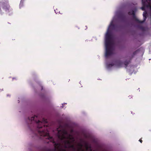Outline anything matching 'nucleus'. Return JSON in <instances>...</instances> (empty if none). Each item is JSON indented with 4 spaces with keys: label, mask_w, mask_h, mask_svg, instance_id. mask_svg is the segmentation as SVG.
Returning <instances> with one entry per match:
<instances>
[{
    "label": "nucleus",
    "mask_w": 151,
    "mask_h": 151,
    "mask_svg": "<svg viewBox=\"0 0 151 151\" xmlns=\"http://www.w3.org/2000/svg\"><path fill=\"white\" fill-rule=\"evenodd\" d=\"M1 6L7 12H9L11 10L8 0H2L0 1V12L1 11Z\"/></svg>",
    "instance_id": "f257e3e1"
},
{
    "label": "nucleus",
    "mask_w": 151,
    "mask_h": 151,
    "mask_svg": "<svg viewBox=\"0 0 151 151\" xmlns=\"http://www.w3.org/2000/svg\"><path fill=\"white\" fill-rule=\"evenodd\" d=\"M151 1V0H142V7L141 9L142 10H145L146 7L147 8L148 1Z\"/></svg>",
    "instance_id": "20e7f679"
},
{
    "label": "nucleus",
    "mask_w": 151,
    "mask_h": 151,
    "mask_svg": "<svg viewBox=\"0 0 151 151\" xmlns=\"http://www.w3.org/2000/svg\"><path fill=\"white\" fill-rule=\"evenodd\" d=\"M117 17L119 19L122 20H124L125 18V16L124 14L123 13L121 12H119L117 14Z\"/></svg>",
    "instance_id": "6e6552de"
},
{
    "label": "nucleus",
    "mask_w": 151,
    "mask_h": 151,
    "mask_svg": "<svg viewBox=\"0 0 151 151\" xmlns=\"http://www.w3.org/2000/svg\"><path fill=\"white\" fill-rule=\"evenodd\" d=\"M128 14L129 15H132L133 16V19L134 21H139V20L136 17L135 15V12L133 11L132 10V11H131L130 12H128Z\"/></svg>",
    "instance_id": "39448f33"
},
{
    "label": "nucleus",
    "mask_w": 151,
    "mask_h": 151,
    "mask_svg": "<svg viewBox=\"0 0 151 151\" xmlns=\"http://www.w3.org/2000/svg\"><path fill=\"white\" fill-rule=\"evenodd\" d=\"M118 28L117 25L114 24H113V22L112 21L109 25V28L108 29V30H109V29H111L112 30H115L116 29Z\"/></svg>",
    "instance_id": "423d86ee"
},
{
    "label": "nucleus",
    "mask_w": 151,
    "mask_h": 151,
    "mask_svg": "<svg viewBox=\"0 0 151 151\" xmlns=\"http://www.w3.org/2000/svg\"><path fill=\"white\" fill-rule=\"evenodd\" d=\"M78 145L79 147H78L77 151H80L81 150H82L83 145L81 144H78Z\"/></svg>",
    "instance_id": "9d476101"
},
{
    "label": "nucleus",
    "mask_w": 151,
    "mask_h": 151,
    "mask_svg": "<svg viewBox=\"0 0 151 151\" xmlns=\"http://www.w3.org/2000/svg\"><path fill=\"white\" fill-rule=\"evenodd\" d=\"M106 52L105 56L108 57L112 54L113 50L111 46V44H105Z\"/></svg>",
    "instance_id": "f03ea898"
},
{
    "label": "nucleus",
    "mask_w": 151,
    "mask_h": 151,
    "mask_svg": "<svg viewBox=\"0 0 151 151\" xmlns=\"http://www.w3.org/2000/svg\"><path fill=\"white\" fill-rule=\"evenodd\" d=\"M115 65L118 68H121L122 67L123 63L120 60L115 61Z\"/></svg>",
    "instance_id": "0eeeda50"
},
{
    "label": "nucleus",
    "mask_w": 151,
    "mask_h": 151,
    "mask_svg": "<svg viewBox=\"0 0 151 151\" xmlns=\"http://www.w3.org/2000/svg\"><path fill=\"white\" fill-rule=\"evenodd\" d=\"M114 64H115L112 63L109 64L107 65V67L108 68H111V67H112V66H113L114 65Z\"/></svg>",
    "instance_id": "ddd939ff"
},
{
    "label": "nucleus",
    "mask_w": 151,
    "mask_h": 151,
    "mask_svg": "<svg viewBox=\"0 0 151 151\" xmlns=\"http://www.w3.org/2000/svg\"><path fill=\"white\" fill-rule=\"evenodd\" d=\"M151 1H148V3L147 5V8H149L151 9Z\"/></svg>",
    "instance_id": "f8f14e48"
},
{
    "label": "nucleus",
    "mask_w": 151,
    "mask_h": 151,
    "mask_svg": "<svg viewBox=\"0 0 151 151\" xmlns=\"http://www.w3.org/2000/svg\"><path fill=\"white\" fill-rule=\"evenodd\" d=\"M143 15L144 17V20L142 21L139 20V21H137V22L140 23H142L145 22L147 18V13L146 12H144Z\"/></svg>",
    "instance_id": "1a4fd4ad"
},
{
    "label": "nucleus",
    "mask_w": 151,
    "mask_h": 151,
    "mask_svg": "<svg viewBox=\"0 0 151 151\" xmlns=\"http://www.w3.org/2000/svg\"><path fill=\"white\" fill-rule=\"evenodd\" d=\"M111 35L108 30L106 35L105 44H111Z\"/></svg>",
    "instance_id": "7ed1b4c3"
},
{
    "label": "nucleus",
    "mask_w": 151,
    "mask_h": 151,
    "mask_svg": "<svg viewBox=\"0 0 151 151\" xmlns=\"http://www.w3.org/2000/svg\"><path fill=\"white\" fill-rule=\"evenodd\" d=\"M136 52H137V51H134V52L133 54L134 55H135L136 53Z\"/></svg>",
    "instance_id": "dca6fc26"
},
{
    "label": "nucleus",
    "mask_w": 151,
    "mask_h": 151,
    "mask_svg": "<svg viewBox=\"0 0 151 151\" xmlns=\"http://www.w3.org/2000/svg\"><path fill=\"white\" fill-rule=\"evenodd\" d=\"M91 151H92V150H91Z\"/></svg>",
    "instance_id": "a211bd4d"
},
{
    "label": "nucleus",
    "mask_w": 151,
    "mask_h": 151,
    "mask_svg": "<svg viewBox=\"0 0 151 151\" xmlns=\"http://www.w3.org/2000/svg\"><path fill=\"white\" fill-rule=\"evenodd\" d=\"M139 28L141 29L142 30H145V28L142 26H140Z\"/></svg>",
    "instance_id": "4468645a"
},
{
    "label": "nucleus",
    "mask_w": 151,
    "mask_h": 151,
    "mask_svg": "<svg viewBox=\"0 0 151 151\" xmlns=\"http://www.w3.org/2000/svg\"><path fill=\"white\" fill-rule=\"evenodd\" d=\"M139 142L141 143H142V140L141 139H140L139 140Z\"/></svg>",
    "instance_id": "2eb2a0df"
},
{
    "label": "nucleus",
    "mask_w": 151,
    "mask_h": 151,
    "mask_svg": "<svg viewBox=\"0 0 151 151\" xmlns=\"http://www.w3.org/2000/svg\"><path fill=\"white\" fill-rule=\"evenodd\" d=\"M42 89H43V88H42Z\"/></svg>",
    "instance_id": "f3484780"
},
{
    "label": "nucleus",
    "mask_w": 151,
    "mask_h": 151,
    "mask_svg": "<svg viewBox=\"0 0 151 151\" xmlns=\"http://www.w3.org/2000/svg\"><path fill=\"white\" fill-rule=\"evenodd\" d=\"M130 62V60H126L124 62V64L125 66V68H127L129 62Z\"/></svg>",
    "instance_id": "9b49d317"
}]
</instances>
